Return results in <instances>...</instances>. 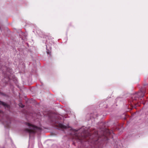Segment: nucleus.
Here are the masks:
<instances>
[{"mask_svg": "<svg viewBox=\"0 0 148 148\" xmlns=\"http://www.w3.org/2000/svg\"><path fill=\"white\" fill-rule=\"evenodd\" d=\"M27 125L29 126H30V129L31 130H33L35 129V127L33 125H32L29 123H27Z\"/></svg>", "mask_w": 148, "mask_h": 148, "instance_id": "f257e3e1", "label": "nucleus"}, {"mask_svg": "<svg viewBox=\"0 0 148 148\" xmlns=\"http://www.w3.org/2000/svg\"><path fill=\"white\" fill-rule=\"evenodd\" d=\"M0 103L2 105L4 106H6V104L5 103H4L3 102L0 101Z\"/></svg>", "mask_w": 148, "mask_h": 148, "instance_id": "f03ea898", "label": "nucleus"}, {"mask_svg": "<svg viewBox=\"0 0 148 148\" xmlns=\"http://www.w3.org/2000/svg\"><path fill=\"white\" fill-rule=\"evenodd\" d=\"M21 107H24L23 105H22V106H21Z\"/></svg>", "mask_w": 148, "mask_h": 148, "instance_id": "7ed1b4c3", "label": "nucleus"}]
</instances>
